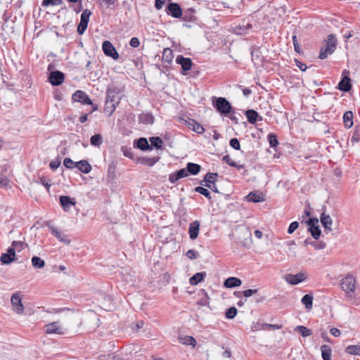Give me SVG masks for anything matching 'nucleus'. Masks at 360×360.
Segmentation results:
<instances>
[{
  "mask_svg": "<svg viewBox=\"0 0 360 360\" xmlns=\"http://www.w3.org/2000/svg\"><path fill=\"white\" fill-rule=\"evenodd\" d=\"M60 165V160L58 159L51 161L49 164L50 168L53 170L58 169Z\"/></svg>",
  "mask_w": 360,
  "mask_h": 360,
  "instance_id": "obj_58",
  "label": "nucleus"
},
{
  "mask_svg": "<svg viewBox=\"0 0 360 360\" xmlns=\"http://www.w3.org/2000/svg\"><path fill=\"white\" fill-rule=\"evenodd\" d=\"M195 191L202 195H203L205 197L208 198L209 200L211 199L210 193L207 188H205L202 186H198L195 188Z\"/></svg>",
  "mask_w": 360,
  "mask_h": 360,
  "instance_id": "obj_49",
  "label": "nucleus"
},
{
  "mask_svg": "<svg viewBox=\"0 0 360 360\" xmlns=\"http://www.w3.org/2000/svg\"><path fill=\"white\" fill-rule=\"evenodd\" d=\"M295 331L300 333L302 337H307L312 334L311 330L303 326H298L295 328Z\"/></svg>",
  "mask_w": 360,
  "mask_h": 360,
  "instance_id": "obj_41",
  "label": "nucleus"
},
{
  "mask_svg": "<svg viewBox=\"0 0 360 360\" xmlns=\"http://www.w3.org/2000/svg\"><path fill=\"white\" fill-rule=\"evenodd\" d=\"M173 58L172 51L169 48L165 49L162 53V60L166 63H170Z\"/></svg>",
  "mask_w": 360,
  "mask_h": 360,
  "instance_id": "obj_39",
  "label": "nucleus"
},
{
  "mask_svg": "<svg viewBox=\"0 0 360 360\" xmlns=\"http://www.w3.org/2000/svg\"><path fill=\"white\" fill-rule=\"evenodd\" d=\"M198 255V252L194 250H189L186 252V256L191 259H194L197 258Z\"/></svg>",
  "mask_w": 360,
  "mask_h": 360,
  "instance_id": "obj_60",
  "label": "nucleus"
},
{
  "mask_svg": "<svg viewBox=\"0 0 360 360\" xmlns=\"http://www.w3.org/2000/svg\"><path fill=\"white\" fill-rule=\"evenodd\" d=\"M102 49L105 56L112 58L115 60L119 58V54L109 41H104L102 44Z\"/></svg>",
  "mask_w": 360,
  "mask_h": 360,
  "instance_id": "obj_6",
  "label": "nucleus"
},
{
  "mask_svg": "<svg viewBox=\"0 0 360 360\" xmlns=\"http://www.w3.org/2000/svg\"><path fill=\"white\" fill-rule=\"evenodd\" d=\"M136 147L141 150L152 149L146 138H140L136 141Z\"/></svg>",
  "mask_w": 360,
  "mask_h": 360,
  "instance_id": "obj_29",
  "label": "nucleus"
},
{
  "mask_svg": "<svg viewBox=\"0 0 360 360\" xmlns=\"http://www.w3.org/2000/svg\"><path fill=\"white\" fill-rule=\"evenodd\" d=\"M296 65L302 71H305L307 69V66L305 63H302L300 60H295Z\"/></svg>",
  "mask_w": 360,
  "mask_h": 360,
  "instance_id": "obj_63",
  "label": "nucleus"
},
{
  "mask_svg": "<svg viewBox=\"0 0 360 360\" xmlns=\"http://www.w3.org/2000/svg\"><path fill=\"white\" fill-rule=\"evenodd\" d=\"M106 101H108L115 105H118L120 101L119 92L116 89H110L107 91Z\"/></svg>",
  "mask_w": 360,
  "mask_h": 360,
  "instance_id": "obj_18",
  "label": "nucleus"
},
{
  "mask_svg": "<svg viewBox=\"0 0 360 360\" xmlns=\"http://www.w3.org/2000/svg\"><path fill=\"white\" fill-rule=\"evenodd\" d=\"M63 0H43L41 6L47 7L49 6H58L62 4Z\"/></svg>",
  "mask_w": 360,
  "mask_h": 360,
  "instance_id": "obj_44",
  "label": "nucleus"
},
{
  "mask_svg": "<svg viewBox=\"0 0 360 360\" xmlns=\"http://www.w3.org/2000/svg\"><path fill=\"white\" fill-rule=\"evenodd\" d=\"M316 250H322L324 249L326 246V243L321 241L319 243L313 242L311 243Z\"/></svg>",
  "mask_w": 360,
  "mask_h": 360,
  "instance_id": "obj_55",
  "label": "nucleus"
},
{
  "mask_svg": "<svg viewBox=\"0 0 360 360\" xmlns=\"http://www.w3.org/2000/svg\"><path fill=\"white\" fill-rule=\"evenodd\" d=\"M76 167L82 173L89 174L92 167L86 160H80L77 162Z\"/></svg>",
  "mask_w": 360,
  "mask_h": 360,
  "instance_id": "obj_21",
  "label": "nucleus"
},
{
  "mask_svg": "<svg viewBox=\"0 0 360 360\" xmlns=\"http://www.w3.org/2000/svg\"><path fill=\"white\" fill-rule=\"evenodd\" d=\"M242 281L236 277H229L224 281V285L227 288L238 287L241 285Z\"/></svg>",
  "mask_w": 360,
  "mask_h": 360,
  "instance_id": "obj_19",
  "label": "nucleus"
},
{
  "mask_svg": "<svg viewBox=\"0 0 360 360\" xmlns=\"http://www.w3.org/2000/svg\"><path fill=\"white\" fill-rule=\"evenodd\" d=\"M258 291L257 289H248V290H245L244 291H243V296L246 297H249L250 296H252V295L257 293Z\"/></svg>",
  "mask_w": 360,
  "mask_h": 360,
  "instance_id": "obj_57",
  "label": "nucleus"
},
{
  "mask_svg": "<svg viewBox=\"0 0 360 360\" xmlns=\"http://www.w3.org/2000/svg\"><path fill=\"white\" fill-rule=\"evenodd\" d=\"M189 127L192 129L195 132L198 134H202L205 131L204 128L201 124L195 122L194 120H191L188 122Z\"/></svg>",
  "mask_w": 360,
  "mask_h": 360,
  "instance_id": "obj_33",
  "label": "nucleus"
},
{
  "mask_svg": "<svg viewBox=\"0 0 360 360\" xmlns=\"http://www.w3.org/2000/svg\"><path fill=\"white\" fill-rule=\"evenodd\" d=\"M205 275H206L205 272L196 273L192 277H191L189 279V282H190L191 285H197L198 283H200L203 279V278L205 276Z\"/></svg>",
  "mask_w": 360,
  "mask_h": 360,
  "instance_id": "obj_30",
  "label": "nucleus"
},
{
  "mask_svg": "<svg viewBox=\"0 0 360 360\" xmlns=\"http://www.w3.org/2000/svg\"><path fill=\"white\" fill-rule=\"evenodd\" d=\"M60 202L65 211H68L70 205H74L75 204V201L66 195H62L60 197Z\"/></svg>",
  "mask_w": 360,
  "mask_h": 360,
  "instance_id": "obj_23",
  "label": "nucleus"
},
{
  "mask_svg": "<svg viewBox=\"0 0 360 360\" xmlns=\"http://www.w3.org/2000/svg\"><path fill=\"white\" fill-rule=\"evenodd\" d=\"M32 264L35 269H41L45 266V262L40 257L34 256L32 258Z\"/></svg>",
  "mask_w": 360,
  "mask_h": 360,
  "instance_id": "obj_35",
  "label": "nucleus"
},
{
  "mask_svg": "<svg viewBox=\"0 0 360 360\" xmlns=\"http://www.w3.org/2000/svg\"><path fill=\"white\" fill-rule=\"evenodd\" d=\"M359 141V132L358 130H354L351 138L352 142H358Z\"/></svg>",
  "mask_w": 360,
  "mask_h": 360,
  "instance_id": "obj_64",
  "label": "nucleus"
},
{
  "mask_svg": "<svg viewBox=\"0 0 360 360\" xmlns=\"http://www.w3.org/2000/svg\"><path fill=\"white\" fill-rule=\"evenodd\" d=\"M91 15V12L88 9H85L82 12L81 15L80 22L77 26V32L79 34L81 35L84 33L85 30L87 28Z\"/></svg>",
  "mask_w": 360,
  "mask_h": 360,
  "instance_id": "obj_5",
  "label": "nucleus"
},
{
  "mask_svg": "<svg viewBox=\"0 0 360 360\" xmlns=\"http://www.w3.org/2000/svg\"><path fill=\"white\" fill-rule=\"evenodd\" d=\"M200 226V221L198 220H195L189 224L188 233L189 237L191 240H195L198 238L199 234Z\"/></svg>",
  "mask_w": 360,
  "mask_h": 360,
  "instance_id": "obj_15",
  "label": "nucleus"
},
{
  "mask_svg": "<svg viewBox=\"0 0 360 360\" xmlns=\"http://www.w3.org/2000/svg\"><path fill=\"white\" fill-rule=\"evenodd\" d=\"M337 45V39L333 34H329L327 40H325L323 43V46L319 53L320 59H325L328 55L332 54Z\"/></svg>",
  "mask_w": 360,
  "mask_h": 360,
  "instance_id": "obj_2",
  "label": "nucleus"
},
{
  "mask_svg": "<svg viewBox=\"0 0 360 360\" xmlns=\"http://www.w3.org/2000/svg\"><path fill=\"white\" fill-rule=\"evenodd\" d=\"M159 160L158 158H142L139 160L140 163L149 167L153 166Z\"/></svg>",
  "mask_w": 360,
  "mask_h": 360,
  "instance_id": "obj_34",
  "label": "nucleus"
},
{
  "mask_svg": "<svg viewBox=\"0 0 360 360\" xmlns=\"http://www.w3.org/2000/svg\"><path fill=\"white\" fill-rule=\"evenodd\" d=\"M345 352L351 355L360 356V345H349L346 347Z\"/></svg>",
  "mask_w": 360,
  "mask_h": 360,
  "instance_id": "obj_32",
  "label": "nucleus"
},
{
  "mask_svg": "<svg viewBox=\"0 0 360 360\" xmlns=\"http://www.w3.org/2000/svg\"><path fill=\"white\" fill-rule=\"evenodd\" d=\"M11 304L13 311L18 314H22L24 312V306L22 302V298L18 293H15L12 295Z\"/></svg>",
  "mask_w": 360,
  "mask_h": 360,
  "instance_id": "obj_7",
  "label": "nucleus"
},
{
  "mask_svg": "<svg viewBox=\"0 0 360 360\" xmlns=\"http://www.w3.org/2000/svg\"><path fill=\"white\" fill-rule=\"evenodd\" d=\"M117 105H115L108 101H105L104 111L110 116L116 109Z\"/></svg>",
  "mask_w": 360,
  "mask_h": 360,
  "instance_id": "obj_37",
  "label": "nucleus"
},
{
  "mask_svg": "<svg viewBox=\"0 0 360 360\" xmlns=\"http://www.w3.org/2000/svg\"><path fill=\"white\" fill-rule=\"evenodd\" d=\"M320 221L326 233L332 231L333 219L330 215L326 214L325 212H323L320 216Z\"/></svg>",
  "mask_w": 360,
  "mask_h": 360,
  "instance_id": "obj_13",
  "label": "nucleus"
},
{
  "mask_svg": "<svg viewBox=\"0 0 360 360\" xmlns=\"http://www.w3.org/2000/svg\"><path fill=\"white\" fill-rule=\"evenodd\" d=\"M200 166L198 164L189 162L187 164L186 169L188 173L193 175H196L200 170Z\"/></svg>",
  "mask_w": 360,
  "mask_h": 360,
  "instance_id": "obj_31",
  "label": "nucleus"
},
{
  "mask_svg": "<svg viewBox=\"0 0 360 360\" xmlns=\"http://www.w3.org/2000/svg\"><path fill=\"white\" fill-rule=\"evenodd\" d=\"M46 225L49 227L51 233L60 242L64 243L65 244H70V240L68 239V236L65 234H63L56 228L51 224L49 221L46 222Z\"/></svg>",
  "mask_w": 360,
  "mask_h": 360,
  "instance_id": "obj_8",
  "label": "nucleus"
},
{
  "mask_svg": "<svg viewBox=\"0 0 360 360\" xmlns=\"http://www.w3.org/2000/svg\"><path fill=\"white\" fill-rule=\"evenodd\" d=\"M268 141H269L270 146L272 148L276 147L278 144L277 137L274 134H269L268 135Z\"/></svg>",
  "mask_w": 360,
  "mask_h": 360,
  "instance_id": "obj_46",
  "label": "nucleus"
},
{
  "mask_svg": "<svg viewBox=\"0 0 360 360\" xmlns=\"http://www.w3.org/2000/svg\"><path fill=\"white\" fill-rule=\"evenodd\" d=\"M321 354L323 360H331V349L328 345L321 346Z\"/></svg>",
  "mask_w": 360,
  "mask_h": 360,
  "instance_id": "obj_38",
  "label": "nucleus"
},
{
  "mask_svg": "<svg viewBox=\"0 0 360 360\" xmlns=\"http://www.w3.org/2000/svg\"><path fill=\"white\" fill-rule=\"evenodd\" d=\"M182 19L185 21H194L195 20V17L193 14V9H188L184 12L182 15Z\"/></svg>",
  "mask_w": 360,
  "mask_h": 360,
  "instance_id": "obj_42",
  "label": "nucleus"
},
{
  "mask_svg": "<svg viewBox=\"0 0 360 360\" xmlns=\"http://www.w3.org/2000/svg\"><path fill=\"white\" fill-rule=\"evenodd\" d=\"M344 125L347 129H349L353 125V113L352 111H347L343 115Z\"/></svg>",
  "mask_w": 360,
  "mask_h": 360,
  "instance_id": "obj_25",
  "label": "nucleus"
},
{
  "mask_svg": "<svg viewBox=\"0 0 360 360\" xmlns=\"http://www.w3.org/2000/svg\"><path fill=\"white\" fill-rule=\"evenodd\" d=\"M9 184V180L5 176H0V188H6Z\"/></svg>",
  "mask_w": 360,
  "mask_h": 360,
  "instance_id": "obj_59",
  "label": "nucleus"
},
{
  "mask_svg": "<svg viewBox=\"0 0 360 360\" xmlns=\"http://www.w3.org/2000/svg\"><path fill=\"white\" fill-rule=\"evenodd\" d=\"M129 44L131 47L136 48L139 46V39L137 37H132L129 41Z\"/></svg>",
  "mask_w": 360,
  "mask_h": 360,
  "instance_id": "obj_62",
  "label": "nucleus"
},
{
  "mask_svg": "<svg viewBox=\"0 0 360 360\" xmlns=\"http://www.w3.org/2000/svg\"><path fill=\"white\" fill-rule=\"evenodd\" d=\"M299 226V223L297 221H293L292 222L288 229V233L289 234H292Z\"/></svg>",
  "mask_w": 360,
  "mask_h": 360,
  "instance_id": "obj_54",
  "label": "nucleus"
},
{
  "mask_svg": "<svg viewBox=\"0 0 360 360\" xmlns=\"http://www.w3.org/2000/svg\"><path fill=\"white\" fill-rule=\"evenodd\" d=\"M166 12L168 15L175 18H179L183 15L180 6L176 3L169 4L166 8Z\"/></svg>",
  "mask_w": 360,
  "mask_h": 360,
  "instance_id": "obj_10",
  "label": "nucleus"
},
{
  "mask_svg": "<svg viewBox=\"0 0 360 360\" xmlns=\"http://www.w3.org/2000/svg\"><path fill=\"white\" fill-rule=\"evenodd\" d=\"M153 117L149 114H145L140 116L141 122L145 124H152L153 122Z\"/></svg>",
  "mask_w": 360,
  "mask_h": 360,
  "instance_id": "obj_51",
  "label": "nucleus"
},
{
  "mask_svg": "<svg viewBox=\"0 0 360 360\" xmlns=\"http://www.w3.org/2000/svg\"><path fill=\"white\" fill-rule=\"evenodd\" d=\"M223 160H224L226 163H227L229 165H230V166H231V167H238L236 165V162H233V161L231 160V158H230V156H229V155H227L224 156V158H223ZM239 167H242V166H240Z\"/></svg>",
  "mask_w": 360,
  "mask_h": 360,
  "instance_id": "obj_53",
  "label": "nucleus"
},
{
  "mask_svg": "<svg viewBox=\"0 0 360 360\" xmlns=\"http://www.w3.org/2000/svg\"><path fill=\"white\" fill-rule=\"evenodd\" d=\"M301 302L307 309H311L313 304V296L310 294H306L302 297Z\"/></svg>",
  "mask_w": 360,
  "mask_h": 360,
  "instance_id": "obj_28",
  "label": "nucleus"
},
{
  "mask_svg": "<svg viewBox=\"0 0 360 360\" xmlns=\"http://www.w3.org/2000/svg\"><path fill=\"white\" fill-rule=\"evenodd\" d=\"M198 304L201 306H209L210 298L207 294L204 291L203 296L198 301Z\"/></svg>",
  "mask_w": 360,
  "mask_h": 360,
  "instance_id": "obj_50",
  "label": "nucleus"
},
{
  "mask_svg": "<svg viewBox=\"0 0 360 360\" xmlns=\"http://www.w3.org/2000/svg\"><path fill=\"white\" fill-rule=\"evenodd\" d=\"M230 146L236 150H239L240 148V142L236 138H233L231 139Z\"/></svg>",
  "mask_w": 360,
  "mask_h": 360,
  "instance_id": "obj_52",
  "label": "nucleus"
},
{
  "mask_svg": "<svg viewBox=\"0 0 360 360\" xmlns=\"http://www.w3.org/2000/svg\"><path fill=\"white\" fill-rule=\"evenodd\" d=\"M90 142L92 146H99L103 143L102 136L99 134L92 136Z\"/></svg>",
  "mask_w": 360,
  "mask_h": 360,
  "instance_id": "obj_43",
  "label": "nucleus"
},
{
  "mask_svg": "<svg viewBox=\"0 0 360 360\" xmlns=\"http://www.w3.org/2000/svg\"><path fill=\"white\" fill-rule=\"evenodd\" d=\"M188 175L186 168H183L176 172L172 173L169 175V181L172 184L176 183L180 179L186 177Z\"/></svg>",
  "mask_w": 360,
  "mask_h": 360,
  "instance_id": "obj_16",
  "label": "nucleus"
},
{
  "mask_svg": "<svg viewBox=\"0 0 360 360\" xmlns=\"http://www.w3.org/2000/svg\"><path fill=\"white\" fill-rule=\"evenodd\" d=\"M176 63L181 66L182 70L184 72L191 70L193 64L191 58H185L181 55L176 57Z\"/></svg>",
  "mask_w": 360,
  "mask_h": 360,
  "instance_id": "obj_14",
  "label": "nucleus"
},
{
  "mask_svg": "<svg viewBox=\"0 0 360 360\" xmlns=\"http://www.w3.org/2000/svg\"><path fill=\"white\" fill-rule=\"evenodd\" d=\"M151 146L157 149H160L162 147L163 141L159 136H152L149 139Z\"/></svg>",
  "mask_w": 360,
  "mask_h": 360,
  "instance_id": "obj_36",
  "label": "nucleus"
},
{
  "mask_svg": "<svg viewBox=\"0 0 360 360\" xmlns=\"http://www.w3.org/2000/svg\"><path fill=\"white\" fill-rule=\"evenodd\" d=\"M350 79L349 77H344L338 84V88L340 90L347 92L351 89Z\"/></svg>",
  "mask_w": 360,
  "mask_h": 360,
  "instance_id": "obj_22",
  "label": "nucleus"
},
{
  "mask_svg": "<svg viewBox=\"0 0 360 360\" xmlns=\"http://www.w3.org/2000/svg\"><path fill=\"white\" fill-rule=\"evenodd\" d=\"M65 329L60 326L59 322L56 321L45 326V331L48 334L63 335L65 333Z\"/></svg>",
  "mask_w": 360,
  "mask_h": 360,
  "instance_id": "obj_11",
  "label": "nucleus"
},
{
  "mask_svg": "<svg viewBox=\"0 0 360 360\" xmlns=\"http://www.w3.org/2000/svg\"><path fill=\"white\" fill-rule=\"evenodd\" d=\"M179 340V342L181 343L182 345H191L193 347H195L196 345V340L192 336L186 335V336L180 337Z\"/></svg>",
  "mask_w": 360,
  "mask_h": 360,
  "instance_id": "obj_26",
  "label": "nucleus"
},
{
  "mask_svg": "<svg viewBox=\"0 0 360 360\" xmlns=\"http://www.w3.org/2000/svg\"><path fill=\"white\" fill-rule=\"evenodd\" d=\"M308 231L311 233V236L316 240L319 239L321 233L319 226H311L308 229Z\"/></svg>",
  "mask_w": 360,
  "mask_h": 360,
  "instance_id": "obj_40",
  "label": "nucleus"
},
{
  "mask_svg": "<svg viewBox=\"0 0 360 360\" xmlns=\"http://www.w3.org/2000/svg\"><path fill=\"white\" fill-rule=\"evenodd\" d=\"M213 105L221 114L227 115L231 111V105L225 98H218Z\"/></svg>",
  "mask_w": 360,
  "mask_h": 360,
  "instance_id": "obj_4",
  "label": "nucleus"
},
{
  "mask_svg": "<svg viewBox=\"0 0 360 360\" xmlns=\"http://www.w3.org/2000/svg\"><path fill=\"white\" fill-rule=\"evenodd\" d=\"M340 285L342 290L345 292L347 298L349 301L354 300L356 288L355 278L352 275H347L341 280Z\"/></svg>",
  "mask_w": 360,
  "mask_h": 360,
  "instance_id": "obj_1",
  "label": "nucleus"
},
{
  "mask_svg": "<svg viewBox=\"0 0 360 360\" xmlns=\"http://www.w3.org/2000/svg\"><path fill=\"white\" fill-rule=\"evenodd\" d=\"M23 243L21 241L14 240L12 243V247L11 248H14V250L17 249L18 251H20L22 249Z\"/></svg>",
  "mask_w": 360,
  "mask_h": 360,
  "instance_id": "obj_56",
  "label": "nucleus"
},
{
  "mask_svg": "<svg viewBox=\"0 0 360 360\" xmlns=\"http://www.w3.org/2000/svg\"><path fill=\"white\" fill-rule=\"evenodd\" d=\"M217 173H212L208 172L206 174L204 181L205 182V186L212 191H213L215 193H219V191L217 189V186L215 185L214 182L217 180Z\"/></svg>",
  "mask_w": 360,
  "mask_h": 360,
  "instance_id": "obj_9",
  "label": "nucleus"
},
{
  "mask_svg": "<svg viewBox=\"0 0 360 360\" xmlns=\"http://www.w3.org/2000/svg\"><path fill=\"white\" fill-rule=\"evenodd\" d=\"M237 314V309L234 307H230L226 311L225 316L228 319H233Z\"/></svg>",
  "mask_w": 360,
  "mask_h": 360,
  "instance_id": "obj_45",
  "label": "nucleus"
},
{
  "mask_svg": "<svg viewBox=\"0 0 360 360\" xmlns=\"http://www.w3.org/2000/svg\"><path fill=\"white\" fill-rule=\"evenodd\" d=\"M40 183L46 187L47 191H49V188L51 187L50 181H47L46 179L44 176H41L40 179Z\"/></svg>",
  "mask_w": 360,
  "mask_h": 360,
  "instance_id": "obj_61",
  "label": "nucleus"
},
{
  "mask_svg": "<svg viewBox=\"0 0 360 360\" xmlns=\"http://www.w3.org/2000/svg\"><path fill=\"white\" fill-rule=\"evenodd\" d=\"M72 99L76 102H80L84 104L91 105L92 110L90 111V113H92L94 111L98 109V106L96 105L93 104L89 96L83 91H76L72 95Z\"/></svg>",
  "mask_w": 360,
  "mask_h": 360,
  "instance_id": "obj_3",
  "label": "nucleus"
},
{
  "mask_svg": "<svg viewBox=\"0 0 360 360\" xmlns=\"http://www.w3.org/2000/svg\"><path fill=\"white\" fill-rule=\"evenodd\" d=\"M252 28V25L250 24H247L246 25H239L238 27H236V33L238 34H245L246 33V30L248 29H251Z\"/></svg>",
  "mask_w": 360,
  "mask_h": 360,
  "instance_id": "obj_47",
  "label": "nucleus"
},
{
  "mask_svg": "<svg viewBox=\"0 0 360 360\" xmlns=\"http://www.w3.org/2000/svg\"><path fill=\"white\" fill-rule=\"evenodd\" d=\"M247 198L249 201H252L254 202H259L264 200L263 195L262 193H259L258 192H251L250 193Z\"/></svg>",
  "mask_w": 360,
  "mask_h": 360,
  "instance_id": "obj_27",
  "label": "nucleus"
},
{
  "mask_svg": "<svg viewBox=\"0 0 360 360\" xmlns=\"http://www.w3.org/2000/svg\"><path fill=\"white\" fill-rule=\"evenodd\" d=\"M65 79L64 74L58 70L53 71L50 73L49 80L53 86H59Z\"/></svg>",
  "mask_w": 360,
  "mask_h": 360,
  "instance_id": "obj_12",
  "label": "nucleus"
},
{
  "mask_svg": "<svg viewBox=\"0 0 360 360\" xmlns=\"http://www.w3.org/2000/svg\"><path fill=\"white\" fill-rule=\"evenodd\" d=\"M304 279L305 276L303 274H297L295 275L289 274L286 278V281L292 285H297Z\"/></svg>",
  "mask_w": 360,
  "mask_h": 360,
  "instance_id": "obj_20",
  "label": "nucleus"
},
{
  "mask_svg": "<svg viewBox=\"0 0 360 360\" xmlns=\"http://www.w3.org/2000/svg\"><path fill=\"white\" fill-rule=\"evenodd\" d=\"M63 165L68 169H74L77 166V162L72 160L70 158H65L63 160Z\"/></svg>",
  "mask_w": 360,
  "mask_h": 360,
  "instance_id": "obj_48",
  "label": "nucleus"
},
{
  "mask_svg": "<svg viewBox=\"0 0 360 360\" xmlns=\"http://www.w3.org/2000/svg\"><path fill=\"white\" fill-rule=\"evenodd\" d=\"M15 252L14 248H9L7 253H3L0 257L2 264H8L15 260Z\"/></svg>",
  "mask_w": 360,
  "mask_h": 360,
  "instance_id": "obj_17",
  "label": "nucleus"
},
{
  "mask_svg": "<svg viewBox=\"0 0 360 360\" xmlns=\"http://www.w3.org/2000/svg\"><path fill=\"white\" fill-rule=\"evenodd\" d=\"M248 122L251 124H255L257 120H262V117H259L258 113L254 110H248L245 112Z\"/></svg>",
  "mask_w": 360,
  "mask_h": 360,
  "instance_id": "obj_24",
  "label": "nucleus"
}]
</instances>
